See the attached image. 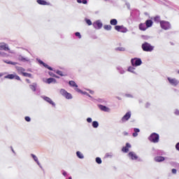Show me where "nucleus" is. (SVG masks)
<instances>
[{"instance_id": "1", "label": "nucleus", "mask_w": 179, "mask_h": 179, "mask_svg": "<svg viewBox=\"0 0 179 179\" xmlns=\"http://www.w3.org/2000/svg\"><path fill=\"white\" fill-rule=\"evenodd\" d=\"M142 49L147 52H152L155 50V46L150 45L149 43L145 42L142 44Z\"/></svg>"}, {"instance_id": "2", "label": "nucleus", "mask_w": 179, "mask_h": 179, "mask_svg": "<svg viewBox=\"0 0 179 179\" xmlns=\"http://www.w3.org/2000/svg\"><path fill=\"white\" fill-rule=\"evenodd\" d=\"M160 26L164 30H170V29H171V24H170L169 21H160Z\"/></svg>"}, {"instance_id": "3", "label": "nucleus", "mask_w": 179, "mask_h": 179, "mask_svg": "<svg viewBox=\"0 0 179 179\" xmlns=\"http://www.w3.org/2000/svg\"><path fill=\"white\" fill-rule=\"evenodd\" d=\"M149 141L150 142H152L153 143H157L159 142V134L156 133H152L148 138Z\"/></svg>"}, {"instance_id": "4", "label": "nucleus", "mask_w": 179, "mask_h": 179, "mask_svg": "<svg viewBox=\"0 0 179 179\" xmlns=\"http://www.w3.org/2000/svg\"><path fill=\"white\" fill-rule=\"evenodd\" d=\"M60 94H62V96H63L64 97H65V99H67L68 100H71L72 99V94H71V93H69L68 92H66V90L64 89L60 90Z\"/></svg>"}, {"instance_id": "5", "label": "nucleus", "mask_w": 179, "mask_h": 179, "mask_svg": "<svg viewBox=\"0 0 179 179\" xmlns=\"http://www.w3.org/2000/svg\"><path fill=\"white\" fill-rule=\"evenodd\" d=\"M131 62L133 66H139L142 65V60L139 58L131 59Z\"/></svg>"}, {"instance_id": "6", "label": "nucleus", "mask_w": 179, "mask_h": 179, "mask_svg": "<svg viewBox=\"0 0 179 179\" xmlns=\"http://www.w3.org/2000/svg\"><path fill=\"white\" fill-rule=\"evenodd\" d=\"M93 27H94V29L100 30V29L103 27V22H101L100 20H98L93 23Z\"/></svg>"}, {"instance_id": "7", "label": "nucleus", "mask_w": 179, "mask_h": 179, "mask_svg": "<svg viewBox=\"0 0 179 179\" xmlns=\"http://www.w3.org/2000/svg\"><path fill=\"white\" fill-rule=\"evenodd\" d=\"M167 80H168L169 83H170V85H171V86H177V85H178V83H179L178 80H177L176 78L168 77Z\"/></svg>"}, {"instance_id": "8", "label": "nucleus", "mask_w": 179, "mask_h": 179, "mask_svg": "<svg viewBox=\"0 0 179 179\" xmlns=\"http://www.w3.org/2000/svg\"><path fill=\"white\" fill-rule=\"evenodd\" d=\"M115 29L117 30V31H120V33H127V31H128V29L124 26L117 25L115 27Z\"/></svg>"}, {"instance_id": "9", "label": "nucleus", "mask_w": 179, "mask_h": 179, "mask_svg": "<svg viewBox=\"0 0 179 179\" xmlns=\"http://www.w3.org/2000/svg\"><path fill=\"white\" fill-rule=\"evenodd\" d=\"M69 85H70L71 87H76L75 88L76 92H78V93H82V90L78 88V85L76 84V83H75V81L73 80L69 81Z\"/></svg>"}, {"instance_id": "10", "label": "nucleus", "mask_w": 179, "mask_h": 179, "mask_svg": "<svg viewBox=\"0 0 179 179\" xmlns=\"http://www.w3.org/2000/svg\"><path fill=\"white\" fill-rule=\"evenodd\" d=\"M17 59L22 62H30V59L29 57H24L22 55L17 56Z\"/></svg>"}, {"instance_id": "11", "label": "nucleus", "mask_w": 179, "mask_h": 179, "mask_svg": "<svg viewBox=\"0 0 179 179\" xmlns=\"http://www.w3.org/2000/svg\"><path fill=\"white\" fill-rule=\"evenodd\" d=\"M131 118V112H127L122 117V122H127Z\"/></svg>"}, {"instance_id": "12", "label": "nucleus", "mask_w": 179, "mask_h": 179, "mask_svg": "<svg viewBox=\"0 0 179 179\" xmlns=\"http://www.w3.org/2000/svg\"><path fill=\"white\" fill-rule=\"evenodd\" d=\"M0 50H4V51H10V49L8 47V45H6L5 43H0Z\"/></svg>"}, {"instance_id": "13", "label": "nucleus", "mask_w": 179, "mask_h": 179, "mask_svg": "<svg viewBox=\"0 0 179 179\" xmlns=\"http://www.w3.org/2000/svg\"><path fill=\"white\" fill-rule=\"evenodd\" d=\"M99 108L101 110V111H104L105 113H110V108L106 106L99 105Z\"/></svg>"}, {"instance_id": "14", "label": "nucleus", "mask_w": 179, "mask_h": 179, "mask_svg": "<svg viewBox=\"0 0 179 179\" xmlns=\"http://www.w3.org/2000/svg\"><path fill=\"white\" fill-rule=\"evenodd\" d=\"M38 62L41 64V65H43L45 68H47V69H49V71H52V68L50 66H48L47 64L44 63L41 59H37Z\"/></svg>"}, {"instance_id": "15", "label": "nucleus", "mask_w": 179, "mask_h": 179, "mask_svg": "<svg viewBox=\"0 0 179 179\" xmlns=\"http://www.w3.org/2000/svg\"><path fill=\"white\" fill-rule=\"evenodd\" d=\"M42 99L45 100V101H47V103H49V104H52V106H55V103L52 101L48 96H42Z\"/></svg>"}, {"instance_id": "16", "label": "nucleus", "mask_w": 179, "mask_h": 179, "mask_svg": "<svg viewBox=\"0 0 179 179\" xmlns=\"http://www.w3.org/2000/svg\"><path fill=\"white\" fill-rule=\"evenodd\" d=\"M129 157H130L131 160H136V159H138V156L134 152H130L129 153Z\"/></svg>"}, {"instance_id": "17", "label": "nucleus", "mask_w": 179, "mask_h": 179, "mask_svg": "<svg viewBox=\"0 0 179 179\" xmlns=\"http://www.w3.org/2000/svg\"><path fill=\"white\" fill-rule=\"evenodd\" d=\"M36 2L38 5L50 6V3L45 1V0H37Z\"/></svg>"}, {"instance_id": "18", "label": "nucleus", "mask_w": 179, "mask_h": 179, "mask_svg": "<svg viewBox=\"0 0 179 179\" xmlns=\"http://www.w3.org/2000/svg\"><path fill=\"white\" fill-rule=\"evenodd\" d=\"M129 148H131V144H129V143H127L126 144L125 147H123V148L122 149V152H124V153H128V152H129Z\"/></svg>"}, {"instance_id": "19", "label": "nucleus", "mask_w": 179, "mask_h": 179, "mask_svg": "<svg viewBox=\"0 0 179 179\" xmlns=\"http://www.w3.org/2000/svg\"><path fill=\"white\" fill-rule=\"evenodd\" d=\"M152 25H153V21H152V20H148L145 21V26L147 27V29L148 27H152Z\"/></svg>"}, {"instance_id": "20", "label": "nucleus", "mask_w": 179, "mask_h": 179, "mask_svg": "<svg viewBox=\"0 0 179 179\" xmlns=\"http://www.w3.org/2000/svg\"><path fill=\"white\" fill-rule=\"evenodd\" d=\"M16 69L20 75V74L23 75V73H24V71H26L24 69H23V67H20V66L16 67Z\"/></svg>"}, {"instance_id": "21", "label": "nucleus", "mask_w": 179, "mask_h": 179, "mask_svg": "<svg viewBox=\"0 0 179 179\" xmlns=\"http://www.w3.org/2000/svg\"><path fill=\"white\" fill-rule=\"evenodd\" d=\"M155 162H164V157L162 156H157L155 157Z\"/></svg>"}, {"instance_id": "22", "label": "nucleus", "mask_w": 179, "mask_h": 179, "mask_svg": "<svg viewBox=\"0 0 179 179\" xmlns=\"http://www.w3.org/2000/svg\"><path fill=\"white\" fill-rule=\"evenodd\" d=\"M47 83H48V85H50V83H57V80L53 78H48Z\"/></svg>"}, {"instance_id": "23", "label": "nucleus", "mask_w": 179, "mask_h": 179, "mask_svg": "<svg viewBox=\"0 0 179 179\" xmlns=\"http://www.w3.org/2000/svg\"><path fill=\"white\" fill-rule=\"evenodd\" d=\"M139 29H140V30L145 31V30H146V29H148V27L146 26V24H140Z\"/></svg>"}, {"instance_id": "24", "label": "nucleus", "mask_w": 179, "mask_h": 179, "mask_svg": "<svg viewBox=\"0 0 179 179\" xmlns=\"http://www.w3.org/2000/svg\"><path fill=\"white\" fill-rule=\"evenodd\" d=\"M134 132L133 133L134 138H136L138 136V133L141 132V130L138 128L134 129Z\"/></svg>"}, {"instance_id": "25", "label": "nucleus", "mask_w": 179, "mask_h": 179, "mask_svg": "<svg viewBox=\"0 0 179 179\" xmlns=\"http://www.w3.org/2000/svg\"><path fill=\"white\" fill-rule=\"evenodd\" d=\"M31 90L33 92H36V89H37V83H33L32 85H29Z\"/></svg>"}, {"instance_id": "26", "label": "nucleus", "mask_w": 179, "mask_h": 179, "mask_svg": "<svg viewBox=\"0 0 179 179\" xmlns=\"http://www.w3.org/2000/svg\"><path fill=\"white\" fill-rule=\"evenodd\" d=\"M3 62H5V64H8V65H17V63L15 62H11L8 60H3Z\"/></svg>"}, {"instance_id": "27", "label": "nucleus", "mask_w": 179, "mask_h": 179, "mask_svg": "<svg viewBox=\"0 0 179 179\" xmlns=\"http://www.w3.org/2000/svg\"><path fill=\"white\" fill-rule=\"evenodd\" d=\"M117 69L118 71V72H120L121 73V75H123V73H125V70L124 69H122V67L121 66H117Z\"/></svg>"}, {"instance_id": "28", "label": "nucleus", "mask_w": 179, "mask_h": 179, "mask_svg": "<svg viewBox=\"0 0 179 179\" xmlns=\"http://www.w3.org/2000/svg\"><path fill=\"white\" fill-rule=\"evenodd\" d=\"M76 155L78 159H85V156H83V154L80 151H78Z\"/></svg>"}, {"instance_id": "29", "label": "nucleus", "mask_w": 179, "mask_h": 179, "mask_svg": "<svg viewBox=\"0 0 179 179\" xmlns=\"http://www.w3.org/2000/svg\"><path fill=\"white\" fill-rule=\"evenodd\" d=\"M5 79H15V75L14 74H8L6 76Z\"/></svg>"}, {"instance_id": "30", "label": "nucleus", "mask_w": 179, "mask_h": 179, "mask_svg": "<svg viewBox=\"0 0 179 179\" xmlns=\"http://www.w3.org/2000/svg\"><path fill=\"white\" fill-rule=\"evenodd\" d=\"M110 23L112 24V26H116L117 23H118V21H117L115 19H113L110 20Z\"/></svg>"}, {"instance_id": "31", "label": "nucleus", "mask_w": 179, "mask_h": 179, "mask_svg": "<svg viewBox=\"0 0 179 179\" xmlns=\"http://www.w3.org/2000/svg\"><path fill=\"white\" fill-rule=\"evenodd\" d=\"M92 127L93 128H99V122L97 121L92 122Z\"/></svg>"}, {"instance_id": "32", "label": "nucleus", "mask_w": 179, "mask_h": 179, "mask_svg": "<svg viewBox=\"0 0 179 179\" xmlns=\"http://www.w3.org/2000/svg\"><path fill=\"white\" fill-rule=\"evenodd\" d=\"M127 71L131 72V73H135V68L130 66L128 68Z\"/></svg>"}, {"instance_id": "33", "label": "nucleus", "mask_w": 179, "mask_h": 179, "mask_svg": "<svg viewBox=\"0 0 179 179\" xmlns=\"http://www.w3.org/2000/svg\"><path fill=\"white\" fill-rule=\"evenodd\" d=\"M24 76H25L26 78H33L32 76H31V74H30V73H23V74H22Z\"/></svg>"}, {"instance_id": "34", "label": "nucleus", "mask_w": 179, "mask_h": 179, "mask_svg": "<svg viewBox=\"0 0 179 179\" xmlns=\"http://www.w3.org/2000/svg\"><path fill=\"white\" fill-rule=\"evenodd\" d=\"M154 20L155 22H157V23H160V16H156L155 18H154Z\"/></svg>"}, {"instance_id": "35", "label": "nucleus", "mask_w": 179, "mask_h": 179, "mask_svg": "<svg viewBox=\"0 0 179 179\" xmlns=\"http://www.w3.org/2000/svg\"><path fill=\"white\" fill-rule=\"evenodd\" d=\"M31 156L34 159V162H37L38 160V158L34 154H31Z\"/></svg>"}, {"instance_id": "36", "label": "nucleus", "mask_w": 179, "mask_h": 179, "mask_svg": "<svg viewBox=\"0 0 179 179\" xmlns=\"http://www.w3.org/2000/svg\"><path fill=\"white\" fill-rule=\"evenodd\" d=\"M96 162L98 164H101V158H100V157H96Z\"/></svg>"}, {"instance_id": "37", "label": "nucleus", "mask_w": 179, "mask_h": 179, "mask_svg": "<svg viewBox=\"0 0 179 179\" xmlns=\"http://www.w3.org/2000/svg\"><path fill=\"white\" fill-rule=\"evenodd\" d=\"M105 30H111V25H104Z\"/></svg>"}, {"instance_id": "38", "label": "nucleus", "mask_w": 179, "mask_h": 179, "mask_svg": "<svg viewBox=\"0 0 179 179\" xmlns=\"http://www.w3.org/2000/svg\"><path fill=\"white\" fill-rule=\"evenodd\" d=\"M85 22L88 26H92V21L90 20L85 19Z\"/></svg>"}, {"instance_id": "39", "label": "nucleus", "mask_w": 179, "mask_h": 179, "mask_svg": "<svg viewBox=\"0 0 179 179\" xmlns=\"http://www.w3.org/2000/svg\"><path fill=\"white\" fill-rule=\"evenodd\" d=\"M76 37H78V38H82V35H80V33L76 32Z\"/></svg>"}, {"instance_id": "40", "label": "nucleus", "mask_w": 179, "mask_h": 179, "mask_svg": "<svg viewBox=\"0 0 179 179\" xmlns=\"http://www.w3.org/2000/svg\"><path fill=\"white\" fill-rule=\"evenodd\" d=\"M106 157H113V153H106Z\"/></svg>"}, {"instance_id": "41", "label": "nucleus", "mask_w": 179, "mask_h": 179, "mask_svg": "<svg viewBox=\"0 0 179 179\" xmlns=\"http://www.w3.org/2000/svg\"><path fill=\"white\" fill-rule=\"evenodd\" d=\"M25 121H27V122H30L31 121L30 117L29 116L25 117Z\"/></svg>"}, {"instance_id": "42", "label": "nucleus", "mask_w": 179, "mask_h": 179, "mask_svg": "<svg viewBox=\"0 0 179 179\" xmlns=\"http://www.w3.org/2000/svg\"><path fill=\"white\" fill-rule=\"evenodd\" d=\"M92 117L87 118V122H88L89 124H90L92 122Z\"/></svg>"}, {"instance_id": "43", "label": "nucleus", "mask_w": 179, "mask_h": 179, "mask_svg": "<svg viewBox=\"0 0 179 179\" xmlns=\"http://www.w3.org/2000/svg\"><path fill=\"white\" fill-rule=\"evenodd\" d=\"M117 50L118 51H125V48H117Z\"/></svg>"}, {"instance_id": "44", "label": "nucleus", "mask_w": 179, "mask_h": 179, "mask_svg": "<svg viewBox=\"0 0 179 179\" xmlns=\"http://www.w3.org/2000/svg\"><path fill=\"white\" fill-rule=\"evenodd\" d=\"M57 73L58 75H60V76H64V75L62 74V71H57Z\"/></svg>"}, {"instance_id": "45", "label": "nucleus", "mask_w": 179, "mask_h": 179, "mask_svg": "<svg viewBox=\"0 0 179 179\" xmlns=\"http://www.w3.org/2000/svg\"><path fill=\"white\" fill-rule=\"evenodd\" d=\"M49 75L50 76H53V77H55V78H58V76H55V74L52 73V72H49Z\"/></svg>"}, {"instance_id": "46", "label": "nucleus", "mask_w": 179, "mask_h": 179, "mask_svg": "<svg viewBox=\"0 0 179 179\" xmlns=\"http://www.w3.org/2000/svg\"><path fill=\"white\" fill-rule=\"evenodd\" d=\"M80 93H83V94H86L87 96H88L89 97H92L91 96H90V94H87V92H80Z\"/></svg>"}, {"instance_id": "47", "label": "nucleus", "mask_w": 179, "mask_h": 179, "mask_svg": "<svg viewBox=\"0 0 179 179\" xmlns=\"http://www.w3.org/2000/svg\"><path fill=\"white\" fill-rule=\"evenodd\" d=\"M15 79H16L17 80H20V77H19V76L15 75Z\"/></svg>"}, {"instance_id": "48", "label": "nucleus", "mask_w": 179, "mask_h": 179, "mask_svg": "<svg viewBox=\"0 0 179 179\" xmlns=\"http://www.w3.org/2000/svg\"><path fill=\"white\" fill-rule=\"evenodd\" d=\"M173 174H177V170L176 169H172Z\"/></svg>"}, {"instance_id": "49", "label": "nucleus", "mask_w": 179, "mask_h": 179, "mask_svg": "<svg viewBox=\"0 0 179 179\" xmlns=\"http://www.w3.org/2000/svg\"><path fill=\"white\" fill-rule=\"evenodd\" d=\"M62 174H63V176H64V177H66V176H67L68 173H66V171H63Z\"/></svg>"}, {"instance_id": "50", "label": "nucleus", "mask_w": 179, "mask_h": 179, "mask_svg": "<svg viewBox=\"0 0 179 179\" xmlns=\"http://www.w3.org/2000/svg\"><path fill=\"white\" fill-rule=\"evenodd\" d=\"M176 148L177 150L179 151V143H178L176 144Z\"/></svg>"}, {"instance_id": "51", "label": "nucleus", "mask_w": 179, "mask_h": 179, "mask_svg": "<svg viewBox=\"0 0 179 179\" xmlns=\"http://www.w3.org/2000/svg\"><path fill=\"white\" fill-rule=\"evenodd\" d=\"M82 3H84V5H86V3H87V0H83Z\"/></svg>"}, {"instance_id": "52", "label": "nucleus", "mask_w": 179, "mask_h": 179, "mask_svg": "<svg viewBox=\"0 0 179 179\" xmlns=\"http://www.w3.org/2000/svg\"><path fill=\"white\" fill-rule=\"evenodd\" d=\"M175 114H176V115H179V110H176Z\"/></svg>"}, {"instance_id": "53", "label": "nucleus", "mask_w": 179, "mask_h": 179, "mask_svg": "<svg viewBox=\"0 0 179 179\" xmlns=\"http://www.w3.org/2000/svg\"><path fill=\"white\" fill-rule=\"evenodd\" d=\"M150 106V104L149 103H147L146 104H145V107H146V108H149V106Z\"/></svg>"}, {"instance_id": "54", "label": "nucleus", "mask_w": 179, "mask_h": 179, "mask_svg": "<svg viewBox=\"0 0 179 179\" xmlns=\"http://www.w3.org/2000/svg\"><path fill=\"white\" fill-rule=\"evenodd\" d=\"M36 163H37L38 166L41 167V165L40 164V162H38V160L36 161Z\"/></svg>"}, {"instance_id": "55", "label": "nucleus", "mask_w": 179, "mask_h": 179, "mask_svg": "<svg viewBox=\"0 0 179 179\" xmlns=\"http://www.w3.org/2000/svg\"><path fill=\"white\" fill-rule=\"evenodd\" d=\"M78 3H82V0H77Z\"/></svg>"}, {"instance_id": "56", "label": "nucleus", "mask_w": 179, "mask_h": 179, "mask_svg": "<svg viewBox=\"0 0 179 179\" xmlns=\"http://www.w3.org/2000/svg\"><path fill=\"white\" fill-rule=\"evenodd\" d=\"M3 76V73H0V78H2Z\"/></svg>"}, {"instance_id": "57", "label": "nucleus", "mask_w": 179, "mask_h": 179, "mask_svg": "<svg viewBox=\"0 0 179 179\" xmlns=\"http://www.w3.org/2000/svg\"><path fill=\"white\" fill-rule=\"evenodd\" d=\"M126 96H127V97H132V95H131V94H126Z\"/></svg>"}, {"instance_id": "58", "label": "nucleus", "mask_w": 179, "mask_h": 179, "mask_svg": "<svg viewBox=\"0 0 179 179\" xmlns=\"http://www.w3.org/2000/svg\"><path fill=\"white\" fill-rule=\"evenodd\" d=\"M90 93L91 94H93L94 93V92H93V91H92V90H90Z\"/></svg>"}, {"instance_id": "59", "label": "nucleus", "mask_w": 179, "mask_h": 179, "mask_svg": "<svg viewBox=\"0 0 179 179\" xmlns=\"http://www.w3.org/2000/svg\"><path fill=\"white\" fill-rule=\"evenodd\" d=\"M26 82H27L28 83H30V80L26 79Z\"/></svg>"}, {"instance_id": "60", "label": "nucleus", "mask_w": 179, "mask_h": 179, "mask_svg": "<svg viewBox=\"0 0 179 179\" xmlns=\"http://www.w3.org/2000/svg\"><path fill=\"white\" fill-rule=\"evenodd\" d=\"M11 150L13 153H15V150H13V148H11Z\"/></svg>"}, {"instance_id": "61", "label": "nucleus", "mask_w": 179, "mask_h": 179, "mask_svg": "<svg viewBox=\"0 0 179 179\" xmlns=\"http://www.w3.org/2000/svg\"><path fill=\"white\" fill-rule=\"evenodd\" d=\"M124 135H128V133L124 132Z\"/></svg>"}, {"instance_id": "62", "label": "nucleus", "mask_w": 179, "mask_h": 179, "mask_svg": "<svg viewBox=\"0 0 179 179\" xmlns=\"http://www.w3.org/2000/svg\"><path fill=\"white\" fill-rule=\"evenodd\" d=\"M69 179H72V177H69Z\"/></svg>"}, {"instance_id": "63", "label": "nucleus", "mask_w": 179, "mask_h": 179, "mask_svg": "<svg viewBox=\"0 0 179 179\" xmlns=\"http://www.w3.org/2000/svg\"><path fill=\"white\" fill-rule=\"evenodd\" d=\"M178 73H179V71H178Z\"/></svg>"}, {"instance_id": "64", "label": "nucleus", "mask_w": 179, "mask_h": 179, "mask_svg": "<svg viewBox=\"0 0 179 179\" xmlns=\"http://www.w3.org/2000/svg\"><path fill=\"white\" fill-rule=\"evenodd\" d=\"M105 1H107V0H105Z\"/></svg>"}]
</instances>
